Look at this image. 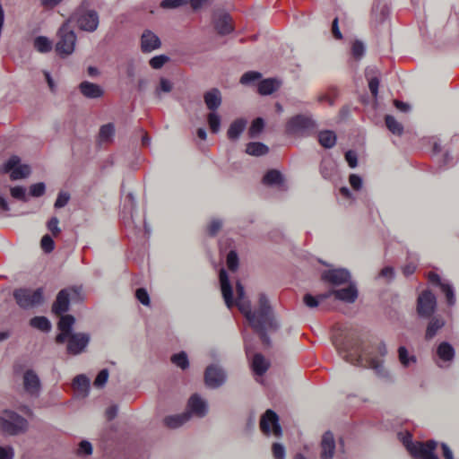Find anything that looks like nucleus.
Here are the masks:
<instances>
[{"label":"nucleus","instance_id":"nucleus-1","mask_svg":"<svg viewBox=\"0 0 459 459\" xmlns=\"http://www.w3.org/2000/svg\"><path fill=\"white\" fill-rule=\"evenodd\" d=\"M332 341L339 356L346 362L374 369L381 378L389 377L388 370L384 367L383 358L386 354V348L383 342L365 347L358 332L348 328L335 330Z\"/></svg>","mask_w":459,"mask_h":459},{"label":"nucleus","instance_id":"nucleus-2","mask_svg":"<svg viewBox=\"0 0 459 459\" xmlns=\"http://www.w3.org/2000/svg\"><path fill=\"white\" fill-rule=\"evenodd\" d=\"M220 281L226 306L229 308H231L234 305L238 306L239 311L248 320L251 327L257 333L260 341H262L264 346H270V338L267 333L275 331L279 325H277L273 317V308L269 304L266 295H259L258 307L255 310H252L250 303L246 299L244 287L239 281L237 282V299H233V291L229 274L224 269H221L220 272Z\"/></svg>","mask_w":459,"mask_h":459},{"label":"nucleus","instance_id":"nucleus-3","mask_svg":"<svg viewBox=\"0 0 459 459\" xmlns=\"http://www.w3.org/2000/svg\"><path fill=\"white\" fill-rule=\"evenodd\" d=\"M88 6L89 3L82 1L66 22H74L82 31L93 33L99 26V14L96 10L89 9Z\"/></svg>","mask_w":459,"mask_h":459},{"label":"nucleus","instance_id":"nucleus-4","mask_svg":"<svg viewBox=\"0 0 459 459\" xmlns=\"http://www.w3.org/2000/svg\"><path fill=\"white\" fill-rule=\"evenodd\" d=\"M0 430L5 435L19 436L29 430V421L13 410L0 412Z\"/></svg>","mask_w":459,"mask_h":459},{"label":"nucleus","instance_id":"nucleus-5","mask_svg":"<svg viewBox=\"0 0 459 459\" xmlns=\"http://www.w3.org/2000/svg\"><path fill=\"white\" fill-rule=\"evenodd\" d=\"M15 303L23 310L35 308L44 303V289L41 287L32 290L30 288H18L13 290Z\"/></svg>","mask_w":459,"mask_h":459},{"label":"nucleus","instance_id":"nucleus-6","mask_svg":"<svg viewBox=\"0 0 459 459\" xmlns=\"http://www.w3.org/2000/svg\"><path fill=\"white\" fill-rule=\"evenodd\" d=\"M403 445L406 446L407 451L415 459H439L434 453L436 442L428 440L426 443L411 440V436L407 434L403 437Z\"/></svg>","mask_w":459,"mask_h":459},{"label":"nucleus","instance_id":"nucleus-7","mask_svg":"<svg viewBox=\"0 0 459 459\" xmlns=\"http://www.w3.org/2000/svg\"><path fill=\"white\" fill-rule=\"evenodd\" d=\"M57 41L56 43V52L61 56H67L73 54L74 50L76 35L74 32L70 22H65L57 30Z\"/></svg>","mask_w":459,"mask_h":459},{"label":"nucleus","instance_id":"nucleus-8","mask_svg":"<svg viewBox=\"0 0 459 459\" xmlns=\"http://www.w3.org/2000/svg\"><path fill=\"white\" fill-rule=\"evenodd\" d=\"M135 201L132 193H128L124 197L122 211L120 213L121 221L129 232V235L138 236L141 231L140 226L134 220Z\"/></svg>","mask_w":459,"mask_h":459},{"label":"nucleus","instance_id":"nucleus-9","mask_svg":"<svg viewBox=\"0 0 459 459\" xmlns=\"http://www.w3.org/2000/svg\"><path fill=\"white\" fill-rule=\"evenodd\" d=\"M315 126V121L308 115H294L285 124V131L290 135H305Z\"/></svg>","mask_w":459,"mask_h":459},{"label":"nucleus","instance_id":"nucleus-10","mask_svg":"<svg viewBox=\"0 0 459 459\" xmlns=\"http://www.w3.org/2000/svg\"><path fill=\"white\" fill-rule=\"evenodd\" d=\"M81 294L80 287L65 288L58 291L53 303L52 311L56 315H62L69 311L71 300L78 299Z\"/></svg>","mask_w":459,"mask_h":459},{"label":"nucleus","instance_id":"nucleus-11","mask_svg":"<svg viewBox=\"0 0 459 459\" xmlns=\"http://www.w3.org/2000/svg\"><path fill=\"white\" fill-rule=\"evenodd\" d=\"M91 337L86 332H75L66 338V353L71 356H79L88 348Z\"/></svg>","mask_w":459,"mask_h":459},{"label":"nucleus","instance_id":"nucleus-12","mask_svg":"<svg viewBox=\"0 0 459 459\" xmlns=\"http://www.w3.org/2000/svg\"><path fill=\"white\" fill-rule=\"evenodd\" d=\"M437 307L436 296L429 290H425L417 299V314L420 318L433 316Z\"/></svg>","mask_w":459,"mask_h":459},{"label":"nucleus","instance_id":"nucleus-13","mask_svg":"<svg viewBox=\"0 0 459 459\" xmlns=\"http://www.w3.org/2000/svg\"><path fill=\"white\" fill-rule=\"evenodd\" d=\"M260 430L266 436L273 433L274 437H281L282 430L279 421V415L271 409L266 410L262 419H260Z\"/></svg>","mask_w":459,"mask_h":459},{"label":"nucleus","instance_id":"nucleus-14","mask_svg":"<svg viewBox=\"0 0 459 459\" xmlns=\"http://www.w3.org/2000/svg\"><path fill=\"white\" fill-rule=\"evenodd\" d=\"M19 156L13 155L8 159L3 166L4 173H11L13 180H19L30 176V168L28 165H21Z\"/></svg>","mask_w":459,"mask_h":459},{"label":"nucleus","instance_id":"nucleus-15","mask_svg":"<svg viewBox=\"0 0 459 459\" xmlns=\"http://www.w3.org/2000/svg\"><path fill=\"white\" fill-rule=\"evenodd\" d=\"M334 296L335 299L344 303H354L358 298V289L354 283L350 282L349 286L342 289H333L324 294L319 295L322 299H326Z\"/></svg>","mask_w":459,"mask_h":459},{"label":"nucleus","instance_id":"nucleus-16","mask_svg":"<svg viewBox=\"0 0 459 459\" xmlns=\"http://www.w3.org/2000/svg\"><path fill=\"white\" fill-rule=\"evenodd\" d=\"M226 373L224 369L216 364H210L204 371V382L207 387L216 389L224 385Z\"/></svg>","mask_w":459,"mask_h":459},{"label":"nucleus","instance_id":"nucleus-17","mask_svg":"<svg viewBox=\"0 0 459 459\" xmlns=\"http://www.w3.org/2000/svg\"><path fill=\"white\" fill-rule=\"evenodd\" d=\"M322 280L332 286L337 287L344 283H350L351 273L345 268L329 269L322 273Z\"/></svg>","mask_w":459,"mask_h":459},{"label":"nucleus","instance_id":"nucleus-18","mask_svg":"<svg viewBox=\"0 0 459 459\" xmlns=\"http://www.w3.org/2000/svg\"><path fill=\"white\" fill-rule=\"evenodd\" d=\"M435 363L440 368H448L454 359L455 351L448 342H442L436 349Z\"/></svg>","mask_w":459,"mask_h":459},{"label":"nucleus","instance_id":"nucleus-19","mask_svg":"<svg viewBox=\"0 0 459 459\" xmlns=\"http://www.w3.org/2000/svg\"><path fill=\"white\" fill-rule=\"evenodd\" d=\"M319 174L325 180L330 182H334L339 178L338 165L330 155L323 157L321 164H319Z\"/></svg>","mask_w":459,"mask_h":459},{"label":"nucleus","instance_id":"nucleus-20","mask_svg":"<svg viewBox=\"0 0 459 459\" xmlns=\"http://www.w3.org/2000/svg\"><path fill=\"white\" fill-rule=\"evenodd\" d=\"M23 389L32 397H39L40 393V380L33 369H27L23 373Z\"/></svg>","mask_w":459,"mask_h":459},{"label":"nucleus","instance_id":"nucleus-21","mask_svg":"<svg viewBox=\"0 0 459 459\" xmlns=\"http://www.w3.org/2000/svg\"><path fill=\"white\" fill-rule=\"evenodd\" d=\"M189 417L191 415L197 418H204L208 412V405L205 399H203L198 394H192L187 403V411Z\"/></svg>","mask_w":459,"mask_h":459},{"label":"nucleus","instance_id":"nucleus-22","mask_svg":"<svg viewBox=\"0 0 459 459\" xmlns=\"http://www.w3.org/2000/svg\"><path fill=\"white\" fill-rule=\"evenodd\" d=\"M74 325V317L71 315L62 316L60 321L57 323V329L60 333L56 336V342L57 344L65 343L69 334L73 333V325Z\"/></svg>","mask_w":459,"mask_h":459},{"label":"nucleus","instance_id":"nucleus-23","mask_svg":"<svg viewBox=\"0 0 459 459\" xmlns=\"http://www.w3.org/2000/svg\"><path fill=\"white\" fill-rule=\"evenodd\" d=\"M335 440L331 431H325L319 444V458L333 459L335 453Z\"/></svg>","mask_w":459,"mask_h":459},{"label":"nucleus","instance_id":"nucleus-24","mask_svg":"<svg viewBox=\"0 0 459 459\" xmlns=\"http://www.w3.org/2000/svg\"><path fill=\"white\" fill-rule=\"evenodd\" d=\"M263 184L269 187H275L280 190H285L284 177L278 169H268L264 178Z\"/></svg>","mask_w":459,"mask_h":459},{"label":"nucleus","instance_id":"nucleus-25","mask_svg":"<svg viewBox=\"0 0 459 459\" xmlns=\"http://www.w3.org/2000/svg\"><path fill=\"white\" fill-rule=\"evenodd\" d=\"M160 47V40L157 35L151 30H145L141 35V50L143 53H150Z\"/></svg>","mask_w":459,"mask_h":459},{"label":"nucleus","instance_id":"nucleus-26","mask_svg":"<svg viewBox=\"0 0 459 459\" xmlns=\"http://www.w3.org/2000/svg\"><path fill=\"white\" fill-rule=\"evenodd\" d=\"M213 23L218 34L228 35L233 31L231 17L229 13H221L215 15Z\"/></svg>","mask_w":459,"mask_h":459},{"label":"nucleus","instance_id":"nucleus-27","mask_svg":"<svg viewBox=\"0 0 459 459\" xmlns=\"http://www.w3.org/2000/svg\"><path fill=\"white\" fill-rule=\"evenodd\" d=\"M79 90L83 97L90 100L99 99L104 94V91L100 85L88 81L82 82L79 84Z\"/></svg>","mask_w":459,"mask_h":459},{"label":"nucleus","instance_id":"nucleus-28","mask_svg":"<svg viewBox=\"0 0 459 459\" xmlns=\"http://www.w3.org/2000/svg\"><path fill=\"white\" fill-rule=\"evenodd\" d=\"M72 386L78 397L86 398L90 394V378L80 374L73 379Z\"/></svg>","mask_w":459,"mask_h":459},{"label":"nucleus","instance_id":"nucleus-29","mask_svg":"<svg viewBox=\"0 0 459 459\" xmlns=\"http://www.w3.org/2000/svg\"><path fill=\"white\" fill-rule=\"evenodd\" d=\"M204 103L210 112L216 111L222 103V96L217 88H212L204 95Z\"/></svg>","mask_w":459,"mask_h":459},{"label":"nucleus","instance_id":"nucleus-30","mask_svg":"<svg viewBox=\"0 0 459 459\" xmlns=\"http://www.w3.org/2000/svg\"><path fill=\"white\" fill-rule=\"evenodd\" d=\"M428 318L429 322L425 332V338L429 341L432 340L434 336L442 329V327L445 325V320L439 315H436Z\"/></svg>","mask_w":459,"mask_h":459},{"label":"nucleus","instance_id":"nucleus-31","mask_svg":"<svg viewBox=\"0 0 459 459\" xmlns=\"http://www.w3.org/2000/svg\"><path fill=\"white\" fill-rule=\"evenodd\" d=\"M190 420L189 412H183L181 414H171L164 418V424L167 428L175 429L182 427Z\"/></svg>","mask_w":459,"mask_h":459},{"label":"nucleus","instance_id":"nucleus-32","mask_svg":"<svg viewBox=\"0 0 459 459\" xmlns=\"http://www.w3.org/2000/svg\"><path fill=\"white\" fill-rule=\"evenodd\" d=\"M251 368L256 376L262 377L264 375L269 368V362L265 359L263 354L255 353L251 358Z\"/></svg>","mask_w":459,"mask_h":459},{"label":"nucleus","instance_id":"nucleus-33","mask_svg":"<svg viewBox=\"0 0 459 459\" xmlns=\"http://www.w3.org/2000/svg\"><path fill=\"white\" fill-rule=\"evenodd\" d=\"M247 124V121L243 118L232 121L228 129V138L231 141L238 140L243 131L246 130Z\"/></svg>","mask_w":459,"mask_h":459},{"label":"nucleus","instance_id":"nucleus-34","mask_svg":"<svg viewBox=\"0 0 459 459\" xmlns=\"http://www.w3.org/2000/svg\"><path fill=\"white\" fill-rule=\"evenodd\" d=\"M398 359L402 367L404 368L413 367L417 363L416 355L414 353H410L408 349L403 346H400L398 348Z\"/></svg>","mask_w":459,"mask_h":459},{"label":"nucleus","instance_id":"nucleus-35","mask_svg":"<svg viewBox=\"0 0 459 459\" xmlns=\"http://www.w3.org/2000/svg\"><path fill=\"white\" fill-rule=\"evenodd\" d=\"M317 141L322 147L331 149L335 145L336 135L333 130L319 131L317 134Z\"/></svg>","mask_w":459,"mask_h":459},{"label":"nucleus","instance_id":"nucleus-36","mask_svg":"<svg viewBox=\"0 0 459 459\" xmlns=\"http://www.w3.org/2000/svg\"><path fill=\"white\" fill-rule=\"evenodd\" d=\"M280 87L278 81L273 78H267L263 80L258 84V93L262 95H269L277 91Z\"/></svg>","mask_w":459,"mask_h":459},{"label":"nucleus","instance_id":"nucleus-37","mask_svg":"<svg viewBox=\"0 0 459 459\" xmlns=\"http://www.w3.org/2000/svg\"><path fill=\"white\" fill-rule=\"evenodd\" d=\"M115 134V126L113 123H107L100 126L99 131V141L100 143L111 142Z\"/></svg>","mask_w":459,"mask_h":459},{"label":"nucleus","instance_id":"nucleus-38","mask_svg":"<svg viewBox=\"0 0 459 459\" xmlns=\"http://www.w3.org/2000/svg\"><path fill=\"white\" fill-rule=\"evenodd\" d=\"M246 152L251 156H263L268 153V147L263 143L251 142L247 145Z\"/></svg>","mask_w":459,"mask_h":459},{"label":"nucleus","instance_id":"nucleus-39","mask_svg":"<svg viewBox=\"0 0 459 459\" xmlns=\"http://www.w3.org/2000/svg\"><path fill=\"white\" fill-rule=\"evenodd\" d=\"M34 48L41 54H47L53 48V42L45 36H39L34 39Z\"/></svg>","mask_w":459,"mask_h":459},{"label":"nucleus","instance_id":"nucleus-40","mask_svg":"<svg viewBox=\"0 0 459 459\" xmlns=\"http://www.w3.org/2000/svg\"><path fill=\"white\" fill-rule=\"evenodd\" d=\"M30 325L43 333H48L51 329V324L48 317L45 316H35L30 318Z\"/></svg>","mask_w":459,"mask_h":459},{"label":"nucleus","instance_id":"nucleus-41","mask_svg":"<svg viewBox=\"0 0 459 459\" xmlns=\"http://www.w3.org/2000/svg\"><path fill=\"white\" fill-rule=\"evenodd\" d=\"M385 126H387V129H389V131L393 134L398 135V136L402 135L403 131V125L401 123H399L397 120H395L394 116L385 115Z\"/></svg>","mask_w":459,"mask_h":459},{"label":"nucleus","instance_id":"nucleus-42","mask_svg":"<svg viewBox=\"0 0 459 459\" xmlns=\"http://www.w3.org/2000/svg\"><path fill=\"white\" fill-rule=\"evenodd\" d=\"M173 89V84L169 79L165 77L160 78L159 85L156 86L155 95L158 99L162 97L163 93H170Z\"/></svg>","mask_w":459,"mask_h":459},{"label":"nucleus","instance_id":"nucleus-43","mask_svg":"<svg viewBox=\"0 0 459 459\" xmlns=\"http://www.w3.org/2000/svg\"><path fill=\"white\" fill-rule=\"evenodd\" d=\"M207 123L210 131L213 134H217L221 130V117L216 111L210 112L207 115Z\"/></svg>","mask_w":459,"mask_h":459},{"label":"nucleus","instance_id":"nucleus-44","mask_svg":"<svg viewBox=\"0 0 459 459\" xmlns=\"http://www.w3.org/2000/svg\"><path fill=\"white\" fill-rule=\"evenodd\" d=\"M373 72V69H367L365 74L366 78H368L369 92H371V94L376 98L377 96V91H379L380 80L377 76L370 75Z\"/></svg>","mask_w":459,"mask_h":459},{"label":"nucleus","instance_id":"nucleus-45","mask_svg":"<svg viewBox=\"0 0 459 459\" xmlns=\"http://www.w3.org/2000/svg\"><path fill=\"white\" fill-rule=\"evenodd\" d=\"M442 293L446 297V303L449 307L456 303V297L455 296V289L450 281L443 283L440 287Z\"/></svg>","mask_w":459,"mask_h":459},{"label":"nucleus","instance_id":"nucleus-46","mask_svg":"<svg viewBox=\"0 0 459 459\" xmlns=\"http://www.w3.org/2000/svg\"><path fill=\"white\" fill-rule=\"evenodd\" d=\"M171 362L180 368L182 370L187 369L189 368V359L188 356L186 352L180 351L178 354H174L171 356Z\"/></svg>","mask_w":459,"mask_h":459},{"label":"nucleus","instance_id":"nucleus-47","mask_svg":"<svg viewBox=\"0 0 459 459\" xmlns=\"http://www.w3.org/2000/svg\"><path fill=\"white\" fill-rule=\"evenodd\" d=\"M264 128V120L261 117H256L248 129V134L250 138H255Z\"/></svg>","mask_w":459,"mask_h":459},{"label":"nucleus","instance_id":"nucleus-48","mask_svg":"<svg viewBox=\"0 0 459 459\" xmlns=\"http://www.w3.org/2000/svg\"><path fill=\"white\" fill-rule=\"evenodd\" d=\"M365 52L366 47L362 41L356 39L353 44H351V56H353L356 60L362 58L365 56Z\"/></svg>","mask_w":459,"mask_h":459},{"label":"nucleus","instance_id":"nucleus-49","mask_svg":"<svg viewBox=\"0 0 459 459\" xmlns=\"http://www.w3.org/2000/svg\"><path fill=\"white\" fill-rule=\"evenodd\" d=\"M261 78V74L256 71H248L240 77L242 85H250Z\"/></svg>","mask_w":459,"mask_h":459},{"label":"nucleus","instance_id":"nucleus-50","mask_svg":"<svg viewBox=\"0 0 459 459\" xmlns=\"http://www.w3.org/2000/svg\"><path fill=\"white\" fill-rule=\"evenodd\" d=\"M169 61V57L168 56H155L152 58L150 59L149 65L151 67H152L155 70H158L160 68H162L164 64Z\"/></svg>","mask_w":459,"mask_h":459},{"label":"nucleus","instance_id":"nucleus-51","mask_svg":"<svg viewBox=\"0 0 459 459\" xmlns=\"http://www.w3.org/2000/svg\"><path fill=\"white\" fill-rule=\"evenodd\" d=\"M46 191L45 183H35L30 186V195L31 197L39 198L43 196Z\"/></svg>","mask_w":459,"mask_h":459},{"label":"nucleus","instance_id":"nucleus-52","mask_svg":"<svg viewBox=\"0 0 459 459\" xmlns=\"http://www.w3.org/2000/svg\"><path fill=\"white\" fill-rule=\"evenodd\" d=\"M222 221L221 219H212L207 225V233L210 236H216L219 230L222 228Z\"/></svg>","mask_w":459,"mask_h":459},{"label":"nucleus","instance_id":"nucleus-53","mask_svg":"<svg viewBox=\"0 0 459 459\" xmlns=\"http://www.w3.org/2000/svg\"><path fill=\"white\" fill-rule=\"evenodd\" d=\"M11 195L13 198L18 199L22 202L28 201V196L26 195V190L22 186H15L11 188Z\"/></svg>","mask_w":459,"mask_h":459},{"label":"nucleus","instance_id":"nucleus-54","mask_svg":"<svg viewBox=\"0 0 459 459\" xmlns=\"http://www.w3.org/2000/svg\"><path fill=\"white\" fill-rule=\"evenodd\" d=\"M226 264L230 271L234 272L238 267V254L234 250H230L228 254V257H226Z\"/></svg>","mask_w":459,"mask_h":459},{"label":"nucleus","instance_id":"nucleus-55","mask_svg":"<svg viewBox=\"0 0 459 459\" xmlns=\"http://www.w3.org/2000/svg\"><path fill=\"white\" fill-rule=\"evenodd\" d=\"M108 378V370L104 368L100 371H99L95 380H94V386L98 388H102L105 386L107 381Z\"/></svg>","mask_w":459,"mask_h":459},{"label":"nucleus","instance_id":"nucleus-56","mask_svg":"<svg viewBox=\"0 0 459 459\" xmlns=\"http://www.w3.org/2000/svg\"><path fill=\"white\" fill-rule=\"evenodd\" d=\"M188 3V0H163L160 6L163 9H175Z\"/></svg>","mask_w":459,"mask_h":459},{"label":"nucleus","instance_id":"nucleus-57","mask_svg":"<svg viewBox=\"0 0 459 459\" xmlns=\"http://www.w3.org/2000/svg\"><path fill=\"white\" fill-rule=\"evenodd\" d=\"M40 246L46 253L53 251L55 248L53 238L48 235H44L43 238H41Z\"/></svg>","mask_w":459,"mask_h":459},{"label":"nucleus","instance_id":"nucleus-58","mask_svg":"<svg viewBox=\"0 0 459 459\" xmlns=\"http://www.w3.org/2000/svg\"><path fill=\"white\" fill-rule=\"evenodd\" d=\"M92 453V446L88 440H82L80 442L77 454L80 456H87Z\"/></svg>","mask_w":459,"mask_h":459},{"label":"nucleus","instance_id":"nucleus-59","mask_svg":"<svg viewBox=\"0 0 459 459\" xmlns=\"http://www.w3.org/2000/svg\"><path fill=\"white\" fill-rule=\"evenodd\" d=\"M70 200V195L66 192L61 191L57 194V197L55 202V208L60 209L65 206Z\"/></svg>","mask_w":459,"mask_h":459},{"label":"nucleus","instance_id":"nucleus-60","mask_svg":"<svg viewBox=\"0 0 459 459\" xmlns=\"http://www.w3.org/2000/svg\"><path fill=\"white\" fill-rule=\"evenodd\" d=\"M272 451L273 459H285V448L282 444L273 443Z\"/></svg>","mask_w":459,"mask_h":459},{"label":"nucleus","instance_id":"nucleus-61","mask_svg":"<svg viewBox=\"0 0 459 459\" xmlns=\"http://www.w3.org/2000/svg\"><path fill=\"white\" fill-rule=\"evenodd\" d=\"M14 449L13 446H0V459H13Z\"/></svg>","mask_w":459,"mask_h":459},{"label":"nucleus","instance_id":"nucleus-62","mask_svg":"<svg viewBox=\"0 0 459 459\" xmlns=\"http://www.w3.org/2000/svg\"><path fill=\"white\" fill-rule=\"evenodd\" d=\"M323 299H320L319 295L317 297H315L311 294H306L304 296V303L306 306L309 308H315L317 307L319 301H322Z\"/></svg>","mask_w":459,"mask_h":459},{"label":"nucleus","instance_id":"nucleus-63","mask_svg":"<svg viewBox=\"0 0 459 459\" xmlns=\"http://www.w3.org/2000/svg\"><path fill=\"white\" fill-rule=\"evenodd\" d=\"M136 298L138 301L144 306H148L150 304V298L145 288H138L136 290Z\"/></svg>","mask_w":459,"mask_h":459},{"label":"nucleus","instance_id":"nucleus-64","mask_svg":"<svg viewBox=\"0 0 459 459\" xmlns=\"http://www.w3.org/2000/svg\"><path fill=\"white\" fill-rule=\"evenodd\" d=\"M349 183L352 189H354L355 191H359L363 186V179L360 178V176L351 174L349 177Z\"/></svg>","mask_w":459,"mask_h":459}]
</instances>
